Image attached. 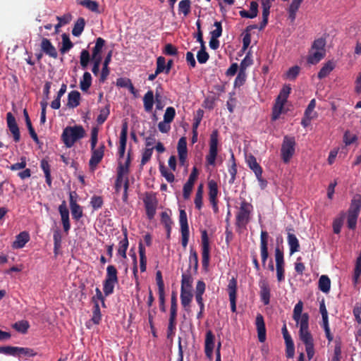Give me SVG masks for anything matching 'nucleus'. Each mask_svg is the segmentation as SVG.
Masks as SVG:
<instances>
[{
	"instance_id": "nucleus-1",
	"label": "nucleus",
	"mask_w": 361,
	"mask_h": 361,
	"mask_svg": "<svg viewBox=\"0 0 361 361\" xmlns=\"http://www.w3.org/2000/svg\"><path fill=\"white\" fill-rule=\"evenodd\" d=\"M253 209L252 205L243 200L240 204V207L235 215L236 231L241 233L243 230L246 229L247 225L251 219V214Z\"/></svg>"
},
{
	"instance_id": "nucleus-2",
	"label": "nucleus",
	"mask_w": 361,
	"mask_h": 361,
	"mask_svg": "<svg viewBox=\"0 0 361 361\" xmlns=\"http://www.w3.org/2000/svg\"><path fill=\"white\" fill-rule=\"evenodd\" d=\"M85 131L82 126H68L63 129L61 139L64 145L70 148L76 141L85 137Z\"/></svg>"
},
{
	"instance_id": "nucleus-3",
	"label": "nucleus",
	"mask_w": 361,
	"mask_h": 361,
	"mask_svg": "<svg viewBox=\"0 0 361 361\" xmlns=\"http://www.w3.org/2000/svg\"><path fill=\"white\" fill-rule=\"evenodd\" d=\"M118 271L114 265H109L106 267V274L103 282V291L106 296L114 293V287L118 282Z\"/></svg>"
},
{
	"instance_id": "nucleus-4",
	"label": "nucleus",
	"mask_w": 361,
	"mask_h": 361,
	"mask_svg": "<svg viewBox=\"0 0 361 361\" xmlns=\"http://www.w3.org/2000/svg\"><path fill=\"white\" fill-rule=\"evenodd\" d=\"M295 145L294 137L284 136L281 148V157L284 163H288L293 157L295 151Z\"/></svg>"
},
{
	"instance_id": "nucleus-5",
	"label": "nucleus",
	"mask_w": 361,
	"mask_h": 361,
	"mask_svg": "<svg viewBox=\"0 0 361 361\" xmlns=\"http://www.w3.org/2000/svg\"><path fill=\"white\" fill-rule=\"evenodd\" d=\"M326 40L324 38H318L313 42L312 49L315 51L310 54L307 58V62L311 64H316L320 61L326 54L325 51Z\"/></svg>"
},
{
	"instance_id": "nucleus-6",
	"label": "nucleus",
	"mask_w": 361,
	"mask_h": 361,
	"mask_svg": "<svg viewBox=\"0 0 361 361\" xmlns=\"http://www.w3.org/2000/svg\"><path fill=\"white\" fill-rule=\"evenodd\" d=\"M201 241L202 269L205 271H207L210 261V245L207 231L206 230L201 231Z\"/></svg>"
},
{
	"instance_id": "nucleus-7",
	"label": "nucleus",
	"mask_w": 361,
	"mask_h": 361,
	"mask_svg": "<svg viewBox=\"0 0 361 361\" xmlns=\"http://www.w3.org/2000/svg\"><path fill=\"white\" fill-rule=\"evenodd\" d=\"M219 133L217 130H214L210 135L209 139V150L206 156V162L208 165L214 166L216 164V159L218 154V140Z\"/></svg>"
},
{
	"instance_id": "nucleus-8",
	"label": "nucleus",
	"mask_w": 361,
	"mask_h": 361,
	"mask_svg": "<svg viewBox=\"0 0 361 361\" xmlns=\"http://www.w3.org/2000/svg\"><path fill=\"white\" fill-rule=\"evenodd\" d=\"M300 325V331L299 336L300 340L303 342V343L307 345H310L314 344V340L312 334L309 331V314H305L303 316L302 319L301 320V324Z\"/></svg>"
},
{
	"instance_id": "nucleus-9",
	"label": "nucleus",
	"mask_w": 361,
	"mask_h": 361,
	"mask_svg": "<svg viewBox=\"0 0 361 361\" xmlns=\"http://www.w3.org/2000/svg\"><path fill=\"white\" fill-rule=\"evenodd\" d=\"M143 202L148 219H153L156 214L158 205V200L156 196L154 194L146 193L143 199Z\"/></svg>"
},
{
	"instance_id": "nucleus-10",
	"label": "nucleus",
	"mask_w": 361,
	"mask_h": 361,
	"mask_svg": "<svg viewBox=\"0 0 361 361\" xmlns=\"http://www.w3.org/2000/svg\"><path fill=\"white\" fill-rule=\"evenodd\" d=\"M228 292L232 312H236L237 280L232 277L228 282Z\"/></svg>"
},
{
	"instance_id": "nucleus-11",
	"label": "nucleus",
	"mask_w": 361,
	"mask_h": 361,
	"mask_svg": "<svg viewBox=\"0 0 361 361\" xmlns=\"http://www.w3.org/2000/svg\"><path fill=\"white\" fill-rule=\"evenodd\" d=\"M105 146L102 144L99 148L91 149L92 156L89 161V166L92 171H94L97 164L102 161L104 154Z\"/></svg>"
},
{
	"instance_id": "nucleus-12",
	"label": "nucleus",
	"mask_w": 361,
	"mask_h": 361,
	"mask_svg": "<svg viewBox=\"0 0 361 361\" xmlns=\"http://www.w3.org/2000/svg\"><path fill=\"white\" fill-rule=\"evenodd\" d=\"M128 125L126 121H124L122 123L121 131L120 134L119 139V147H118V156L119 159H121L124 157L126 142H127V136H128Z\"/></svg>"
},
{
	"instance_id": "nucleus-13",
	"label": "nucleus",
	"mask_w": 361,
	"mask_h": 361,
	"mask_svg": "<svg viewBox=\"0 0 361 361\" xmlns=\"http://www.w3.org/2000/svg\"><path fill=\"white\" fill-rule=\"evenodd\" d=\"M6 120H7L8 128H9V130L11 131V133H12V135L13 136L14 141L16 142H19L20 139L19 128L17 125L15 117L13 116V114L11 112L7 113Z\"/></svg>"
},
{
	"instance_id": "nucleus-14",
	"label": "nucleus",
	"mask_w": 361,
	"mask_h": 361,
	"mask_svg": "<svg viewBox=\"0 0 361 361\" xmlns=\"http://www.w3.org/2000/svg\"><path fill=\"white\" fill-rule=\"evenodd\" d=\"M268 233L265 231H261L260 235V251H261V257L262 262L263 266L265 265L267 258L269 257L268 252Z\"/></svg>"
},
{
	"instance_id": "nucleus-15",
	"label": "nucleus",
	"mask_w": 361,
	"mask_h": 361,
	"mask_svg": "<svg viewBox=\"0 0 361 361\" xmlns=\"http://www.w3.org/2000/svg\"><path fill=\"white\" fill-rule=\"evenodd\" d=\"M40 47L42 51L49 57L53 59L58 57L56 49L49 39L43 37L41 41Z\"/></svg>"
},
{
	"instance_id": "nucleus-16",
	"label": "nucleus",
	"mask_w": 361,
	"mask_h": 361,
	"mask_svg": "<svg viewBox=\"0 0 361 361\" xmlns=\"http://www.w3.org/2000/svg\"><path fill=\"white\" fill-rule=\"evenodd\" d=\"M255 325L257 331V336L260 343L266 341V327L264 317L261 314H257L255 319Z\"/></svg>"
},
{
	"instance_id": "nucleus-17",
	"label": "nucleus",
	"mask_w": 361,
	"mask_h": 361,
	"mask_svg": "<svg viewBox=\"0 0 361 361\" xmlns=\"http://www.w3.org/2000/svg\"><path fill=\"white\" fill-rule=\"evenodd\" d=\"M260 288L259 295L261 301L264 305H267L270 302V288L268 283L265 280H260L259 282Z\"/></svg>"
},
{
	"instance_id": "nucleus-18",
	"label": "nucleus",
	"mask_w": 361,
	"mask_h": 361,
	"mask_svg": "<svg viewBox=\"0 0 361 361\" xmlns=\"http://www.w3.org/2000/svg\"><path fill=\"white\" fill-rule=\"evenodd\" d=\"M59 212L61 217L63 230L66 233H68L71 228V224L69 220V211L66 207L65 201H63L62 204L59 207Z\"/></svg>"
},
{
	"instance_id": "nucleus-19",
	"label": "nucleus",
	"mask_w": 361,
	"mask_h": 361,
	"mask_svg": "<svg viewBox=\"0 0 361 361\" xmlns=\"http://www.w3.org/2000/svg\"><path fill=\"white\" fill-rule=\"evenodd\" d=\"M178 154L179 159V164L184 166L188 156L187 142L185 137H181L178 142Z\"/></svg>"
},
{
	"instance_id": "nucleus-20",
	"label": "nucleus",
	"mask_w": 361,
	"mask_h": 361,
	"mask_svg": "<svg viewBox=\"0 0 361 361\" xmlns=\"http://www.w3.org/2000/svg\"><path fill=\"white\" fill-rule=\"evenodd\" d=\"M214 335L209 330L206 333L204 352L207 357H211L214 348Z\"/></svg>"
},
{
	"instance_id": "nucleus-21",
	"label": "nucleus",
	"mask_w": 361,
	"mask_h": 361,
	"mask_svg": "<svg viewBox=\"0 0 361 361\" xmlns=\"http://www.w3.org/2000/svg\"><path fill=\"white\" fill-rule=\"evenodd\" d=\"M122 231L123 234V238L119 241L118 254L121 255L123 258H126V251L129 245L128 239V230L126 228H123Z\"/></svg>"
},
{
	"instance_id": "nucleus-22",
	"label": "nucleus",
	"mask_w": 361,
	"mask_h": 361,
	"mask_svg": "<svg viewBox=\"0 0 361 361\" xmlns=\"http://www.w3.org/2000/svg\"><path fill=\"white\" fill-rule=\"evenodd\" d=\"M112 54L113 51L110 50L104 58L99 79L101 82H104L109 74V65L111 61Z\"/></svg>"
},
{
	"instance_id": "nucleus-23",
	"label": "nucleus",
	"mask_w": 361,
	"mask_h": 361,
	"mask_svg": "<svg viewBox=\"0 0 361 361\" xmlns=\"http://www.w3.org/2000/svg\"><path fill=\"white\" fill-rule=\"evenodd\" d=\"M80 93L77 90L71 91L68 95L67 106L69 108H75L80 104Z\"/></svg>"
},
{
	"instance_id": "nucleus-24",
	"label": "nucleus",
	"mask_w": 361,
	"mask_h": 361,
	"mask_svg": "<svg viewBox=\"0 0 361 361\" xmlns=\"http://www.w3.org/2000/svg\"><path fill=\"white\" fill-rule=\"evenodd\" d=\"M106 41L102 38L98 37L96 39L95 45L92 50V59L102 58V52L103 47H104Z\"/></svg>"
},
{
	"instance_id": "nucleus-25",
	"label": "nucleus",
	"mask_w": 361,
	"mask_h": 361,
	"mask_svg": "<svg viewBox=\"0 0 361 361\" xmlns=\"http://www.w3.org/2000/svg\"><path fill=\"white\" fill-rule=\"evenodd\" d=\"M246 162L250 169L255 173V176H260L262 173V168L257 163L256 158L250 154L246 158Z\"/></svg>"
},
{
	"instance_id": "nucleus-26",
	"label": "nucleus",
	"mask_w": 361,
	"mask_h": 361,
	"mask_svg": "<svg viewBox=\"0 0 361 361\" xmlns=\"http://www.w3.org/2000/svg\"><path fill=\"white\" fill-rule=\"evenodd\" d=\"M29 240V234L25 231L21 232L16 236V239L13 243V247L16 249L22 248Z\"/></svg>"
},
{
	"instance_id": "nucleus-27",
	"label": "nucleus",
	"mask_w": 361,
	"mask_h": 361,
	"mask_svg": "<svg viewBox=\"0 0 361 361\" xmlns=\"http://www.w3.org/2000/svg\"><path fill=\"white\" fill-rule=\"evenodd\" d=\"M154 103V93L152 90H149L146 92L143 97V104L145 111H152Z\"/></svg>"
},
{
	"instance_id": "nucleus-28",
	"label": "nucleus",
	"mask_w": 361,
	"mask_h": 361,
	"mask_svg": "<svg viewBox=\"0 0 361 361\" xmlns=\"http://www.w3.org/2000/svg\"><path fill=\"white\" fill-rule=\"evenodd\" d=\"M23 116L25 117V123H26V126L27 127V129H28V131H29V133H30L31 137L33 139V140L36 143H38L39 139H38L37 135L35 133L34 128L32 127L30 118L29 117V115H28V113H27V111L26 109H25L23 110Z\"/></svg>"
},
{
	"instance_id": "nucleus-29",
	"label": "nucleus",
	"mask_w": 361,
	"mask_h": 361,
	"mask_svg": "<svg viewBox=\"0 0 361 361\" xmlns=\"http://www.w3.org/2000/svg\"><path fill=\"white\" fill-rule=\"evenodd\" d=\"M303 308V303L302 301H299L294 307L293 309V319L297 322V324H300L301 320L303 318V316L307 314L303 313L302 314Z\"/></svg>"
},
{
	"instance_id": "nucleus-30",
	"label": "nucleus",
	"mask_w": 361,
	"mask_h": 361,
	"mask_svg": "<svg viewBox=\"0 0 361 361\" xmlns=\"http://www.w3.org/2000/svg\"><path fill=\"white\" fill-rule=\"evenodd\" d=\"M288 243L290 247V255L299 251L300 244L295 235L290 233H288Z\"/></svg>"
},
{
	"instance_id": "nucleus-31",
	"label": "nucleus",
	"mask_w": 361,
	"mask_h": 361,
	"mask_svg": "<svg viewBox=\"0 0 361 361\" xmlns=\"http://www.w3.org/2000/svg\"><path fill=\"white\" fill-rule=\"evenodd\" d=\"M140 255V269L141 272H145L147 269V257L145 255V248L142 242L138 245Z\"/></svg>"
},
{
	"instance_id": "nucleus-32",
	"label": "nucleus",
	"mask_w": 361,
	"mask_h": 361,
	"mask_svg": "<svg viewBox=\"0 0 361 361\" xmlns=\"http://www.w3.org/2000/svg\"><path fill=\"white\" fill-rule=\"evenodd\" d=\"M76 3L81 5L90 11L95 13H99V4L96 1L93 0H76Z\"/></svg>"
},
{
	"instance_id": "nucleus-33",
	"label": "nucleus",
	"mask_w": 361,
	"mask_h": 361,
	"mask_svg": "<svg viewBox=\"0 0 361 361\" xmlns=\"http://www.w3.org/2000/svg\"><path fill=\"white\" fill-rule=\"evenodd\" d=\"M361 209V197L360 195L355 196L351 200L350 208L348 212L359 215Z\"/></svg>"
},
{
	"instance_id": "nucleus-34",
	"label": "nucleus",
	"mask_w": 361,
	"mask_h": 361,
	"mask_svg": "<svg viewBox=\"0 0 361 361\" xmlns=\"http://www.w3.org/2000/svg\"><path fill=\"white\" fill-rule=\"evenodd\" d=\"M192 281L193 279L189 271H188L186 273H183L182 274L180 290H190L192 288Z\"/></svg>"
},
{
	"instance_id": "nucleus-35",
	"label": "nucleus",
	"mask_w": 361,
	"mask_h": 361,
	"mask_svg": "<svg viewBox=\"0 0 361 361\" xmlns=\"http://www.w3.org/2000/svg\"><path fill=\"white\" fill-rule=\"evenodd\" d=\"M286 103L279 100L276 99L275 104L272 109L271 119L272 121H276L279 118L280 115L283 112V106Z\"/></svg>"
},
{
	"instance_id": "nucleus-36",
	"label": "nucleus",
	"mask_w": 361,
	"mask_h": 361,
	"mask_svg": "<svg viewBox=\"0 0 361 361\" xmlns=\"http://www.w3.org/2000/svg\"><path fill=\"white\" fill-rule=\"evenodd\" d=\"M85 20L83 18H79L74 24L72 30V35L75 37H79L84 30Z\"/></svg>"
},
{
	"instance_id": "nucleus-37",
	"label": "nucleus",
	"mask_w": 361,
	"mask_h": 361,
	"mask_svg": "<svg viewBox=\"0 0 361 361\" xmlns=\"http://www.w3.org/2000/svg\"><path fill=\"white\" fill-rule=\"evenodd\" d=\"M92 75L89 72H85L80 82V87L82 91L87 92L92 85Z\"/></svg>"
},
{
	"instance_id": "nucleus-38",
	"label": "nucleus",
	"mask_w": 361,
	"mask_h": 361,
	"mask_svg": "<svg viewBox=\"0 0 361 361\" xmlns=\"http://www.w3.org/2000/svg\"><path fill=\"white\" fill-rule=\"evenodd\" d=\"M345 216L346 214L345 212H341L339 216L334 220L332 226L334 233L339 234L341 233Z\"/></svg>"
},
{
	"instance_id": "nucleus-39",
	"label": "nucleus",
	"mask_w": 361,
	"mask_h": 361,
	"mask_svg": "<svg viewBox=\"0 0 361 361\" xmlns=\"http://www.w3.org/2000/svg\"><path fill=\"white\" fill-rule=\"evenodd\" d=\"M331 281L330 279L326 276L322 275L319 279V288L323 293H327L330 290Z\"/></svg>"
},
{
	"instance_id": "nucleus-40",
	"label": "nucleus",
	"mask_w": 361,
	"mask_h": 361,
	"mask_svg": "<svg viewBox=\"0 0 361 361\" xmlns=\"http://www.w3.org/2000/svg\"><path fill=\"white\" fill-rule=\"evenodd\" d=\"M208 188H209V201H213L216 200L218 195V185L217 183L211 180L208 182Z\"/></svg>"
},
{
	"instance_id": "nucleus-41",
	"label": "nucleus",
	"mask_w": 361,
	"mask_h": 361,
	"mask_svg": "<svg viewBox=\"0 0 361 361\" xmlns=\"http://www.w3.org/2000/svg\"><path fill=\"white\" fill-rule=\"evenodd\" d=\"M61 37L62 46L60 48V51L62 54H64L73 47V43L71 41L69 36L67 34L63 33Z\"/></svg>"
},
{
	"instance_id": "nucleus-42",
	"label": "nucleus",
	"mask_w": 361,
	"mask_h": 361,
	"mask_svg": "<svg viewBox=\"0 0 361 361\" xmlns=\"http://www.w3.org/2000/svg\"><path fill=\"white\" fill-rule=\"evenodd\" d=\"M192 299V294L190 290H180V300L183 307L190 305Z\"/></svg>"
},
{
	"instance_id": "nucleus-43",
	"label": "nucleus",
	"mask_w": 361,
	"mask_h": 361,
	"mask_svg": "<svg viewBox=\"0 0 361 361\" xmlns=\"http://www.w3.org/2000/svg\"><path fill=\"white\" fill-rule=\"evenodd\" d=\"M12 327L21 334H26L30 328V324L27 320H20L12 325Z\"/></svg>"
},
{
	"instance_id": "nucleus-44",
	"label": "nucleus",
	"mask_w": 361,
	"mask_h": 361,
	"mask_svg": "<svg viewBox=\"0 0 361 361\" xmlns=\"http://www.w3.org/2000/svg\"><path fill=\"white\" fill-rule=\"evenodd\" d=\"M189 263V269H190L192 265L195 273H197L198 269V255L196 250L192 247H191L190 250Z\"/></svg>"
},
{
	"instance_id": "nucleus-45",
	"label": "nucleus",
	"mask_w": 361,
	"mask_h": 361,
	"mask_svg": "<svg viewBox=\"0 0 361 361\" xmlns=\"http://www.w3.org/2000/svg\"><path fill=\"white\" fill-rule=\"evenodd\" d=\"M90 59H92V56H90L89 51L82 49L80 52V63L83 69L87 67Z\"/></svg>"
},
{
	"instance_id": "nucleus-46",
	"label": "nucleus",
	"mask_w": 361,
	"mask_h": 361,
	"mask_svg": "<svg viewBox=\"0 0 361 361\" xmlns=\"http://www.w3.org/2000/svg\"><path fill=\"white\" fill-rule=\"evenodd\" d=\"M177 310H178V304H177L176 293L175 291H173L171 293V307H170V317H169L176 318Z\"/></svg>"
},
{
	"instance_id": "nucleus-47",
	"label": "nucleus",
	"mask_w": 361,
	"mask_h": 361,
	"mask_svg": "<svg viewBox=\"0 0 361 361\" xmlns=\"http://www.w3.org/2000/svg\"><path fill=\"white\" fill-rule=\"evenodd\" d=\"M334 69V65L329 61L325 63L318 73V78L323 79L326 78Z\"/></svg>"
},
{
	"instance_id": "nucleus-48",
	"label": "nucleus",
	"mask_w": 361,
	"mask_h": 361,
	"mask_svg": "<svg viewBox=\"0 0 361 361\" xmlns=\"http://www.w3.org/2000/svg\"><path fill=\"white\" fill-rule=\"evenodd\" d=\"M191 1L182 0L178 4V11L182 13L184 16H188L190 12Z\"/></svg>"
},
{
	"instance_id": "nucleus-49",
	"label": "nucleus",
	"mask_w": 361,
	"mask_h": 361,
	"mask_svg": "<svg viewBox=\"0 0 361 361\" xmlns=\"http://www.w3.org/2000/svg\"><path fill=\"white\" fill-rule=\"evenodd\" d=\"M92 313H93V315L92 317V322L95 324H99L100 323V321L102 319V314H101L99 302L97 301L94 302Z\"/></svg>"
},
{
	"instance_id": "nucleus-50",
	"label": "nucleus",
	"mask_w": 361,
	"mask_h": 361,
	"mask_svg": "<svg viewBox=\"0 0 361 361\" xmlns=\"http://www.w3.org/2000/svg\"><path fill=\"white\" fill-rule=\"evenodd\" d=\"M110 114L109 105H106L104 109H101L99 114L97 118V122L99 125L103 124L107 119Z\"/></svg>"
},
{
	"instance_id": "nucleus-51",
	"label": "nucleus",
	"mask_w": 361,
	"mask_h": 361,
	"mask_svg": "<svg viewBox=\"0 0 361 361\" xmlns=\"http://www.w3.org/2000/svg\"><path fill=\"white\" fill-rule=\"evenodd\" d=\"M209 58V54L206 51V47L204 44L201 46L200 49L198 51L197 54V59L200 63H205Z\"/></svg>"
},
{
	"instance_id": "nucleus-52",
	"label": "nucleus",
	"mask_w": 361,
	"mask_h": 361,
	"mask_svg": "<svg viewBox=\"0 0 361 361\" xmlns=\"http://www.w3.org/2000/svg\"><path fill=\"white\" fill-rule=\"evenodd\" d=\"M290 91L291 87L289 85H284L281 90L276 99L286 103L287 102L288 97L290 93Z\"/></svg>"
},
{
	"instance_id": "nucleus-53",
	"label": "nucleus",
	"mask_w": 361,
	"mask_h": 361,
	"mask_svg": "<svg viewBox=\"0 0 361 361\" xmlns=\"http://www.w3.org/2000/svg\"><path fill=\"white\" fill-rule=\"evenodd\" d=\"M179 223L180 231L189 230L187 214L184 209H180Z\"/></svg>"
},
{
	"instance_id": "nucleus-54",
	"label": "nucleus",
	"mask_w": 361,
	"mask_h": 361,
	"mask_svg": "<svg viewBox=\"0 0 361 361\" xmlns=\"http://www.w3.org/2000/svg\"><path fill=\"white\" fill-rule=\"evenodd\" d=\"M36 354L34 350L29 348L17 347L16 348V355L18 356L34 357Z\"/></svg>"
},
{
	"instance_id": "nucleus-55",
	"label": "nucleus",
	"mask_w": 361,
	"mask_h": 361,
	"mask_svg": "<svg viewBox=\"0 0 361 361\" xmlns=\"http://www.w3.org/2000/svg\"><path fill=\"white\" fill-rule=\"evenodd\" d=\"M202 198H203L202 185H200L198 187L197 190L196 192L195 198V201H194L195 207L199 210L201 209V208L202 207Z\"/></svg>"
},
{
	"instance_id": "nucleus-56",
	"label": "nucleus",
	"mask_w": 361,
	"mask_h": 361,
	"mask_svg": "<svg viewBox=\"0 0 361 361\" xmlns=\"http://www.w3.org/2000/svg\"><path fill=\"white\" fill-rule=\"evenodd\" d=\"M71 210L73 219L76 221H78L82 216V209L80 204H73V206L71 207Z\"/></svg>"
},
{
	"instance_id": "nucleus-57",
	"label": "nucleus",
	"mask_w": 361,
	"mask_h": 361,
	"mask_svg": "<svg viewBox=\"0 0 361 361\" xmlns=\"http://www.w3.org/2000/svg\"><path fill=\"white\" fill-rule=\"evenodd\" d=\"M154 147L145 148L142 154V159L140 162V167L142 168L151 159L153 153Z\"/></svg>"
},
{
	"instance_id": "nucleus-58",
	"label": "nucleus",
	"mask_w": 361,
	"mask_h": 361,
	"mask_svg": "<svg viewBox=\"0 0 361 361\" xmlns=\"http://www.w3.org/2000/svg\"><path fill=\"white\" fill-rule=\"evenodd\" d=\"M246 72L239 71L234 81V87H240L243 86L246 81Z\"/></svg>"
},
{
	"instance_id": "nucleus-59",
	"label": "nucleus",
	"mask_w": 361,
	"mask_h": 361,
	"mask_svg": "<svg viewBox=\"0 0 361 361\" xmlns=\"http://www.w3.org/2000/svg\"><path fill=\"white\" fill-rule=\"evenodd\" d=\"M357 214H351L348 212L347 214V224L349 229L354 230L356 228L357 221L358 218Z\"/></svg>"
},
{
	"instance_id": "nucleus-60",
	"label": "nucleus",
	"mask_w": 361,
	"mask_h": 361,
	"mask_svg": "<svg viewBox=\"0 0 361 361\" xmlns=\"http://www.w3.org/2000/svg\"><path fill=\"white\" fill-rule=\"evenodd\" d=\"M175 116V109L172 106L167 107L164 115V121H165V123H171L173 121Z\"/></svg>"
},
{
	"instance_id": "nucleus-61",
	"label": "nucleus",
	"mask_w": 361,
	"mask_h": 361,
	"mask_svg": "<svg viewBox=\"0 0 361 361\" xmlns=\"http://www.w3.org/2000/svg\"><path fill=\"white\" fill-rule=\"evenodd\" d=\"M103 204V198L101 196L94 195L91 197L90 204L94 210L102 208Z\"/></svg>"
},
{
	"instance_id": "nucleus-62",
	"label": "nucleus",
	"mask_w": 361,
	"mask_h": 361,
	"mask_svg": "<svg viewBox=\"0 0 361 361\" xmlns=\"http://www.w3.org/2000/svg\"><path fill=\"white\" fill-rule=\"evenodd\" d=\"M300 71V68L298 66H294L286 72V78L290 80H294L299 75Z\"/></svg>"
},
{
	"instance_id": "nucleus-63",
	"label": "nucleus",
	"mask_w": 361,
	"mask_h": 361,
	"mask_svg": "<svg viewBox=\"0 0 361 361\" xmlns=\"http://www.w3.org/2000/svg\"><path fill=\"white\" fill-rule=\"evenodd\" d=\"M205 289H206L205 283L202 280H199L196 284L195 298H203L202 295L205 291Z\"/></svg>"
},
{
	"instance_id": "nucleus-64",
	"label": "nucleus",
	"mask_w": 361,
	"mask_h": 361,
	"mask_svg": "<svg viewBox=\"0 0 361 361\" xmlns=\"http://www.w3.org/2000/svg\"><path fill=\"white\" fill-rule=\"evenodd\" d=\"M166 59L163 56H159L157 59V74H159L161 73H166Z\"/></svg>"
}]
</instances>
